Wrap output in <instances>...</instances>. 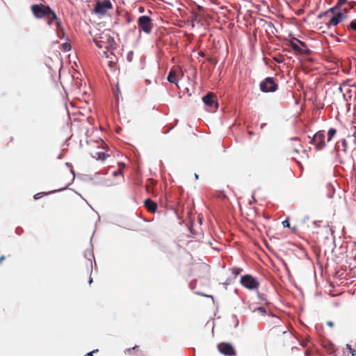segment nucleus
<instances>
[{"label": "nucleus", "mask_w": 356, "mask_h": 356, "mask_svg": "<svg viewBox=\"0 0 356 356\" xmlns=\"http://www.w3.org/2000/svg\"><path fill=\"white\" fill-rule=\"evenodd\" d=\"M31 11L35 17L38 19L46 18L47 24L51 26L55 21L57 28L61 25L60 20L58 18L56 13L51 8L42 3L33 4L31 7Z\"/></svg>", "instance_id": "nucleus-1"}, {"label": "nucleus", "mask_w": 356, "mask_h": 356, "mask_svg": "<svg viewBox=\"0 0 356 356\" xmlns=\"http://www.w3.org/2000/svg\"><path fill=\"white\" fill-rule=\"evenodd\" d=\"M240 282L243 286L249 290H257L259 286V281L250 275H243Z\"/></svg>", "instance_id": "nucleus-2"}, {"label": "nucleus", "mask_w": 356, "mask_h": 356, "mask_svg": "<svg viewBox=\"0 0 356 356\" xmlns=\"http://www.w3.org/2000/svg\"><path fill=\"white\" fill-rule=\"evenodd\" d=\"M138 28L146 34H149L153 29L152 19L146 15L139 17L138 19Z\"/></svg>", "instance_id": "nucleus-3"}, {"label": "nucleus", "mask_w": 356, "mask_h": 356, "mask_svg": "<svg viewBox=\"0 0 356 356\" xmlns=\"http://www.w3.org/2000/svg\"><path fill=\"white\" fill-rule=\"evenodd\" d=\"M290 47L293 50L300 54L309 55L310 50L307 48L306 44L296 38L290 42Z\"/></svg>", "instance_id": "nucleus-4"}, {"label": "nucleus", "mask_w": 356, "mask_h": 356, "mask_svg": "<svg viewBox=\"0 0 356 356\" xmlns=\"http://www.w3.org/2000/svg\"><path fill=\"white\" fill-rule=\"evenodd\" d=\"M277 84L275 82V80L272 77L266 78L260 83V89L262 92H275L277 89Z\"/></svg>", "instance_id": "nucleus-5"}, {"label": "nucleus", "mask_w": 356, "mask_h": 356, "mask_svg": "<svg viewBox=\"0 0 356 356\" xmlns=\"http://www.w3.org/2000/svg\"><path fill=\"white\" fill-rule=\"evenodd\" d=\"M112 8V4L109 0L98 1L94 8V11L97 14L104 15L108 10Z\"/></svg>", "instance_id": "nucleus-6"}, {"label": "nucleus", "mask_w": 356, "mask_h": 356, "mask_svg": "<svg viewBox=\"0 0 356 356\" xmlns=\"http://www.w3.org/2000/svg\"><path fill=\"white\" fill-rule=\"evenodd\" d=\"M325 134L323 131H318L312 138L311 143H316V149L321 150L326 146L325 142Z\"/></svg>", "instance_id": "nucleus-7"}, {"label": "nucleus", "mask_w": 356, "mask_h": 356, "mask_svg": "<svg viewBox=\"0 0 356 356\" xmlns=\"http://www.w3.org/2000/svg\"><path fill=\"white\" fill-rule=\"evenodd\" d=\"M333 15H334L331 17L329 22L325 24V26L328 29H330L332 27L337 26L344 19L346 18V15L342 13H338L336 15L334 13Z\"/></svg>", "instance_id": "nucleus-8"}, {"label": "nucleus", "mask_w": 356, "mask_h": 356, "mask_svg": "<svg viewBox=\"0 0 356 356\" xmlns=\"http://www.w3.org/2000/svg\"><path fill=\"white\" fill-rule=\"evenodd\" d=\"M219 352L227 356H232L236 355L234 347L229 343H220L218 345Z\"/></svg>", "instance_id": "nucleus-9"}, {"label": "nucleus", "mask_w": 356, "mask_h": 356, "mask_svg": "<svg viewBox=\"0 0 356 356\" xmlns=\"http://www.w3.org/2000/svg\"><path fill=\"white\" fill-rule=\"evenodd\" d=\"M202 101L207 106L211 108H217L218 106L217 97L213 92H209L207 95L203 97Z\"/></svg>", "instance_id": "nucleus-10"}, {"label": "nucleus", "mask_w": 356, "mask_h": 356, "mask_svg": "<svg viewBox=\"0 0 356 356\" xmlns=\"http://www.w3.org/2000/svg\"><path fill=\"white\" fill-rule=\"evenodd\" d=\"M346 2H347V0H337V5H336L334 7L331 8H330L328 10H327L326 12H325V13H323L320 14V15H318V17H319V18H321V17H323V16H326V15H327L330 13H331L332 14H334V13H335V12H336V10H337V9L339 6H342V5H343V4H345Z\"/></svg>", "instance_id": "nucleus-11"}, {"label": "nucleus", "mask_w": 356, "mask_h": 356, "mask_svg": "<svg viewBox=\"0 0 356 356\" xmlns=\"http://www.w3.org/2000/svg\"><path fill=\"white\" fill-rule=\"evenodd\" d=\"M145 206L147 211L151 213H154L157 209L156 203L152 201L151 199H147L145 201Z\"/></svg>", "instance_id": "nucleus-12"}, {"label": "nucleus", "mask_w": 356, "mask_h": 356, "mask_svg": "<svg viewBox=\"0 0 356 356\" xmlns=\"http://www.w3.org/2000/svg\"><path fill=\"white\" fill-rule=\"evenodd\" d=\"M269 319L267 320L269 325H275L273 327H279L280 324L282 323V320L277 316L270 314L268 316Z\"/></svg>", "instance_id": "nucleus-13"}, {"label": "nucleus", "mask_w": 356, "mask_h": 356, "mask_svg": "<svg viewBox=\"0 0 356 356\" xmlns=\"http://www.w3.org/2000/svg\"><path fill=\"white\" fill-rule=\"evenodd\" d=\"M102 38H103V37H100L99 38H94L93 41L99 48L106 49L107 48V42L100 40Z\"/></svg>", "instance_id": "nucleus-14"}, {"label": "nucleus", "mask_w": 356, "mask_h": 356, "mask_svg": "<svg viewBox=\"0 0 356 356\" xmlns=\"http://www.w3.org/2000/svg\"><path fill=\"white\" fill-rule=\"evenodd\" d=\"M168 81L172 83H177V74L175 70H170L168 75Z\"/></svg>", "instance_id": "nucleus-15"}, {"label": "nucleus", "mask_w": 356, "mask_h": 356, "mask_svg": "<svg viewBox=\"0 0 356 356\" xmlns=\"http://www.w3.org/2000/svg\"><path fill=\"white\" fill-rule=\"evenodd\" d=\"M91 156L93 158H95V159L101 160V161H104L106 159V158L107 156H108V155H106V154L104 152H102L91 153Z\"/></svg>", "instance_id": "nucleus-16"}, {"label": "nucleus", "mask_w": 356, "mask_h": 356, "mask_svg": "<svg viewBox=\"0 0 356 356\" xmlns=\"http://www.w3.org/2000/svg\"><path fill=\"white\" fill-rule=\"evenodd\" d=\"M336 134H337V130L334 128H330L327 132V141L330 142L332 139V138L335 136Z\"/></svg>", "instance_id": "nucleus-17"}, {"label": "nucleus", "mask_w": 356, "mask_h": 356, "mask_svg": "<svg viewBox=\"0 0 356 356\" xmlns=\"http://www.w3.org/2000/svg\"><path fill=\"white\" fill-rule=\"evenodd\" d=\"M254 313H257L259 314H261V316H264L265 314H266V309L264 307H259L253 310Z\"/></svg>", "instance_id": "nucleus-18"}, {"label": "nucleus", "mask_w": 356, "mask_h": 356, "mask_svg": "<svg viewBox=\"0 0 356 356\" xmlns=\"http://www.w3.org/2000/svg\"><path fill=\"white\" fill-rule=\"evenodd\" d=\"M346 349L348 350L352 356L356 355V350L350 344H346Z\"/></svg>", "instance_id": "nucleus-19"}, {"label": "nucleus", "mask_w": 356, "mask_h": 356, "mask_svg": "<svg viewBox=\"0 0 356 356\" xmlns=\"http://www.w3.org/2000/svg\"><path fill=\"white\" fill-rule=\"evenodd\" d=\"M348 28L356 31V19L350 22Z\"/></svg>", "instance_id": "nucleus-20"}, {"label": "nucleus", "mask_w": 356, "mask_h": 356, "mask_svg": "<svg viewBox=\"0 0 356 356\" xmlns=\"http://www.w3.org/2000/svg\"><path fill=\"white\" fill-rule=\"evenodd\" d=\"M341 145L343 146L342 151L344 152H346V150H347V141H346V139H341Z\"/></svg>", "instance_id": "nucleus-21"}, {"label": "nucleus", "mask_w": 356, "mask_h": 356, "mask_svg": "<svg viewBox=\"0 0 356 356\" xmlns=\"http://www.w3.org/2000/svg\"><path fill=\"white\" fill-rule=\"evenodd\" d=\"M133 58H134V52L131 51L127 55V60L129 62H131L133 60Z\"/></svg>", "instance_id": "nucleus-22"}, {"label": "nucleus", "mask_w": 356, "mask_h": 356, "mask_svg": "<svg viewBox=\"0 0 356 356\" xmlns=\"http://www.w3.org/2000/svg\"><path fill=\"white\" fill-rule=\"evenodd\" d=\"M258 296H259V298L260 300L263 301L265 302L266 305H268V303L267 302V300H266V298L265 297V295L264 294H262V293H258Z\"/></svg>", "instance_id": "nucleus-23"}, {"label": "nucleus", "mask_w": 356, "mask_h": 356, "mask_svg": "<svg viewBox=\"0 0 356 356\" xmlns=\"http://www.w3.org/2000/svg\"><path fill=\"white\" fill-rule=\"evenodd\" d=\"M46 193H38L33 196V198L36 200L41 198L43 195H47Z\"/></svg>", "instance_id": "nucleus-24"}, {"label": "nucleus", "mask_w": 356, "mask_h": 356, "mask_svg": "<svg viewBox=\"0 0 356 356\" xmlns=\"http://www.w3.org/2000/svg\"><path fill=\"white\" fill-rule=\"evenodd\" d=\"M282 225L284 227H288V228L291 227V225H290L289 220L288 219H286L285 220H284L282 222Z\"/></svg>", "instance_id": "nucleus-25"}, {"label": "nucleus", "mask_w": 356, "mask_h": 356, "mask_svg": "<svg viewBox=\"0 0 356 356\" xmlns=\"http://www.w3.org/2000/svg\"><path fill=\"white\" fill-rule=\"evenodd\" d=\"M119 175H122V169L121 168H120L117 171H115V172H113V175L114 177H117Z\"/></svg>", "instance_id": "nucleus-26"}, {"label": "nucleus", "mask_w": 356, "mask_h": 356, "mask_svg": "<svg viewBox=\"0 0 356 356\" xmlns=\"http://www.w3.org/2000/svg\"><path fill=\"white\" fill-rule=\"evenodd\" d=\"M355 5H356V2L355 1H350V2L348 3V6H349L350 9L353 8Z\"/></svg>", "instance_id": "nucleus-27"}, {"label": "nucleus", "mask_w": 356, "mask_h": 356, "mask_svg": "<svg viewBox=\"0 0 356 356\" xmlns=\"http://www.w3.org/2000/svg\"><path fill=\"white\" fill-rule=\"evenodd\" d=\"M97 352H98L97 349V350H94L92 352H90V353H87L85 356H94L93 353H97Z\"/></svg>", "instance_id": "nucleus-28"}, {"label": "nucleus", "mask_w": 356, "mask_h": 356, "mask_svg": "<svg viewBox=\"0 0 356 356\" xmlns=\"http://www.w3.org/2000/svg\"><path fill=\"white\" fill-rule=\"evenodd\" d=\"M285 329H286L285 330H280V331L282 332L283 334H288V335L291 337V334L287 332V327H285Z\"/></svg>", "instance_id": "nucleus-29"}, {"label": "nucleus", "mask_w": 356, "mask_h": 356, "mask_svg": "<svg viewBox=\"0 0 356 356\" xmlns=\"http://www.w3.org/2000/svg\"><path fill=\"white\" fill-rule=\"evenodd\" d=\"M138 347H139L138 346H134L131 349V348L127 349V351H128V352H131V350H136V349H138Z\"/></svg>", "instance_id": "nucleus-30"}, {"label": "nucleus", "mask_w": 356, "mask_h": 356, "mask_svg": "<svg viewBox=\"0 0 356 356\" xmlns=\"http://www.w3.org/2000/svg\"><path fill=\"white\" fill-rule=\"evenodd\" d=\"M327 325L331 327L334 326V323L332 321H327Z\"/></svg>", "instance_id": "nucleus-31"}, {"label": "nucleus", "mask_w": 356, "mask_h": 356, "mask_svg": "<svg viewBox=\"0 0 356 356\" xmlns=\"http://www.w3.org/2000/svg\"><path fill=\"white\" fill-rule=\"evenodd\" d=\"M6 259L5 256H1L0 257V264H1L2 261Z\"/></svg>", "instance_id": "nucleus-32"}, {"label": "nucleus", "mask_w": 356, "mask_h": 356, "mask_svg": "<svg viewBox=\"0 0 356 356\" xmlns=\"http://www.w3.org/2000/svg\"><path fill=\"white\" fill-rule=\"evenodd\" d=\"M353 137H354V138H355L354 142L356 143V131L353 133Z\"/></svg>", "instance_id": "nucleus-33"}, {"label": "nucleus", "mask_w": 356, "mask_h": 356, "mask_svg": "<svg viewBox=\"0 0 356 356\" xmlns=\"http://www.w3.org/2000/svg\"><path fill=\"white\" fill-rule=\"evenodd\" d=\"M329 350L331 351V352H334V348L332 345L330 346V348L329 349Z\"/></svg>", "instance_id": "nucleus-34"}, {"label": "nucleus", "mask_w": 356, "mask_h": 356, "mask_svg": "<svg viewBox=\"0 0 356 356\" xmlns=\"http://www.w3.org/2000/svg\"><path fill=\"white\" fill-rule=\"evenodd\" d=\"M207 60L209 62H212L213 59L211 57L207 58Z\"/></svg>", "instance_id": "nucleus-35"}, {"label": "nucleus", "mask_w": 356, "mask_h": 356, "mask_svg": "<svg viewBox=\"0 0 356 356\" xmlns=\"http://www.w3.org/2000/svg\"><path fill=\"white\" fill-rule=\"evenodd\" d=\"M293 152H295V153H296V154H298V149H293Z\"/></svg>", "instance_id": "nucleus-36"}, {"label": "nucleus", "mask_w": 356, "mask_h": 356, "mask_svg": "<svg viewBox=\"0 0 356 356\" xmlns=\"http://www.w3.org/2000/svg\"><path fill=\"white\" fill-rule=\"evenodd\" d=\"M131 22V19L130 17H129V18L127 19V22H128V23H130Z\"/></svg>", "instance_id": "nucleus-37"}, {"label": "nucleus", "mask_w": 356, "mask_h": 356, "mask_svg": "<svg viewBox=\"0 0 356 356\" xmlns=\"http://www.w3.org/2000/svg\"><path fill=\"white\" fill-rule=\"evenodd\" d=\"M335 149H337V151H339V147H338L337 144L335 145Z\"/></svg>", "instance_id": "nucleus-38"}, {"label": "nucleus", "mask_w": 356, "mask_h": 356, "mask_svg": "<svg viewBox=\"0 0 356 356\" xmlns=\"http://www.w3.org/2000/svg\"><path fill=\"white\" fill-rule=\"evenodd\" d=\"M236 275L240 273V270L237 269L236 272L235 273Z\"/></svg>", "instance_id": "nucleus-39"}, {"label": "nucleus", "mask_w": 356, "mask_h": 356, "mask_svg": "<svg viewBox=\"0 0 356 356\" xmlns=\"http://www.w3.org/2000/svg\"><path fill=\"white\" fill-rule=\"evenodd\" d=\"M92 282V279L90 278V280H89V284H91Z\"/></svg>", "instance_id": "nucleus-40"}, {"label": "nucleus", "mask_w": 356, "mask_h": 356, "mask_svg": "<svg viewBox=\"0 0 356 356\" xmlns=\"http://www.w3.org/2000/svg\"><path fill=\"white\" fill-rule=\"evenodd\" d=\"M303 153L307 156V151L305 149L303 150Z\"/></svg>", "instance_id": "nucleus-41"}, {"label": "nucleus", "mask_w": 356, "mask_h": 356, "mask_svg": "<svg viewBox=\"0 0 356 356\" xmlns=\"http://www.w3.org/2000/svg\"><path fill=\"white\" fill-rule=\"evenodd\" d=\"M64 45H65V49H67V44H65Z\"/></svg>", "instance_id": "nucleus-42"}, {"label": "nucleus", "mask_w": 356, "mask_h": 356, "mask_svg": "<svg viewBox=\"0 0 356 356\" xmlns=\"http://www.w3.org/2000/svg\"><path fill=\"white\" fill-rule=\"evenodd\" d=\"M64 45H65V49H67V44H65Z\"/></svg>", "instance_id": "nucleus-43"}, {"label": "nucleus", "mask_w": 356, "mask_h": 356, "mask_svg": "<svg viewBox=\"0 0 356 356\" xmlns=\"http://www.w3.org/2000/svg\"><path fill=\"white\" fill-rule=\"evenodd\" d=\"M64 45H65V49H67V44H65Z\"/></svg>", "instance_id": "nucleus-44"}, {"label": "nucleus", "mask_w": 356, "mask_h": 356, "mask_svg": "<svg viewBox=\"0 0 356 356\" xmlns=\"http://www.w3.org/2000/svg\"><path fill=\"white\" fill-rule=\"evenodd\" d=\"M343 11H344V13H346V12H347V9H346V8H344V9H343Z\"/></svg>", "instance_id": "nucleus-45"}, {"label": "nucleus", "mask_w": 356, "mask_h": 356, "mask_svg": "<svg viewBox=\"0 0 356 356\" xmlns=\"http://www.w3.org/2000/svg\"><path fill=\"white\" fill-rule=\"evenodd\" d=\"M200 55L203 56V55H204V54H203L202 52H200Z\"/></svg>", "instance_id": "nucleus-46"}]
</instances>
